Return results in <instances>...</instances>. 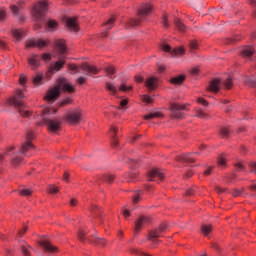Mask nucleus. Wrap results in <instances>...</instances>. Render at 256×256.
<instances>
[{
  "instance_id": "obj_1",
  "label": "nucleus",
  "mask_w": 256,
  "mask_h": 256,
  "mask_svg": "<svg viewBox=\"0 0 256 256\" xmlns=\"http://www.w3.org/2000/svg\"><path fill=\"white\" fill-rule=\"evenodd\" d=\"M62 91H66L67 93H75V87L69 83V80L65 78L58 79V84L54 88H51L47 91L46 96L44 97L45 101L48 103H53L59 99Z\"/></svg>"
},
{
  "instance_id": "obj_2",
  "label": "nucleus",
  "mask_w": 256,
  "mask_h": 256,
  "mask_svg": "<svg viewBox=\"0 0 256 256\" xmlns=\"http://www.w3.org/2000/svg\"><path fill=\"white\" fill-rule=\"evenodd\" d=\"M21 99H25V95L21 90H16V95L11 97L8 100L9 105H13V107H16V109L19 110V113L22 117H29L31 115V112L29 110H25L23 107V101Z\"/></svg>"
},
{
  "instance_id": "obj_3",
  "label": "nucleus",
  "mask_w": 256,
  "mask_h": 256,
  "mask_svg": "<svg viewBox=\"0 0 256 256\" xmlns=\"http://www.w3.org/2000/svg\"><path fill=\"white\" fill-rule=\"evenodd\" d=\"M78 68L84 71L88 77H93V75H97L99 73V68L88 63H84L80 67L75 64H70L68 66V69L74 74L79 73Z\"/></svg>"
},
{
  "instance_id": "obj_4",
  "label": "nucleus",
  "mask_w": 256,
  "mask_h": 256,
  "mask_svg": "<svg viewBox=\"0 0 256 256\" xmlns=\"http://www.w3.org/2000/svg\"><path fill=\"white\" fill-rule=\"evenodd\" d=\"M46 11H49V2H47V0H43L33 7L32 16L36 21H40L45 17Z\"/></svg>"
},
{
  "instance_id": "obj_5",
  "label": "nucleus",
  "mask_w": 256,
  "mask_h": 256,
  "mask_svg": "<svg viewBox=\"0 0 256 256\" xmlns=\"http://www.w3.org/2000/svg\"><path fill=\"white\" fill-rule=\"evenodd\" d=\"M31 139H33V132L28 131L26 134V142L22 144L20 149V153L25 157H31L33 155L35 146L31 143Z\"/></svg>"
},
{
  "instance_id": "obj_6",
  "label": "nucleus",
  "mask_w": 256,
  "mask_h": 256,
  "mask_svg": "<svg viewBox=\"0 0 256 256\" xmlns=\"http://www.w3.org/2000/svg\"><path fill=\"white\" fill-rule=\"evenodd\" d=\"M171 117L173 119H185V113L187 111V105L172 103L170 105Z\"/></svg>"
},
{
  "instance_id": "obj_7",
  "label": "nucleus",
  "mask_w": 256,
  "mask_h": 256,
  "mask_svg": "<svg viewBox=\"0 0 256 256\" xmlns=\"http://www.w3.org/2000/svg\"><path fill=\"white\" fill-rule=\"evenodd\" d=\"M151 13V6L146 5L138 12V19H131L128 24L129 27H139L144 17H147Z\"/></svg>"
},
{
  "instance_id": "obj_8",
  "label": "nucleus",
  "mask_w": 256,
  "mask_h": 256,
  "mask_svg": "<svg viewBox=\"0 0 256 256\" xmlns=\"http://www.w3.org/2000/svg\"><path fill=\"white\" fill-rule=\"evenodd\" d=\"M167 231V224H161L157 229L149 232V241L153 243V245H157L161 243V240L157 239V237H161V234Z\"/></svg>"
},
{
  "instance_id": "obj_9",
  "label": "nucleus",
  "mask_w": 256,
  "mask_h": 256,
  "mask_svg": "<svg viewBox=\"0 0 256 256\" xmlns=\"http://www.w3.org/2000/svg\"><path fill=\"white\" fill-rule=\"evenodd\" d=\"M44 123L47 125L48 131L52 133H57L61 129V122L59 120H53L49 118H43Z\"/></svg>"
},
{
  "instance_id": "obj_10",
  "label": "nucleus",
  "mask_w": 256,
  "mask_h": 256,
  "mask_svg": "<svg viewBox=\"0 0 256 256\" xmlns=\"http://www.w3.org/2000/svg\"><path fill=\"white\" fill-rule=\"evenodd\" d=\"M49 45V41L42 40V39H30L26 43V48L29 47H38V49H43V47H47Z\"/></svg>"
},
{
  "instance_id": "obj_11",
  "label": "nucleus",
  "mask_w": 256,
  "mask_h": 256,
  "mask_svg": "<svg viewBox=\"0 0 256 256\" xmlns=\"http://www.w3.org/2000/svg\"><path fill=\"white\" fill-rule=\"evenodd\" d=\"M28 65L33 70L38 69V67L41 66V56L37 54H31V56L28 58Z\"/></svg>"
},
{
  "instance_id": "obj_12",
  "label": "nucleus",
  "mask_w": 256,
  "mask_h": 256,
  "mask_svg": "<svg viewBox=\"0 0 256 256\" xmlns=\"http://www.w3.org/2000/svg\"><path fill=\"white\" fill-rule=\"evenodd\" d=\"M67 120L72 125H77L81 121V110H74L67 115Z\"/></svg>"
},
{
  "instance_id": "obj_13",
  "label": "nucleus",
  "mask_w": 256,
  "mask_h": 256,
  "mask_svg": "<svg viewBox=\"0 0 256 256\" xmlns=\"http://www.w3.org/2000/svg\"><path fill=\"white\" fill-rule=\"evenodd\" d=\"M156 179L163 181V179H165V174L159 169H152L148 174V181H156Z\"/></svg>"
},
{
  "instance_id": "obj_14",
  "label": "nucleus",
  "mask_w": 256,
  "mask_h": 256,
  "mask_svg": "<svg viewBox=\"0 0 256 256\" xmlns=\"http://www.w3.org/2000/svg\"><path fill=\"white\" fill-rule=\"evenodd\" d=\"M147 223H151V218L147 216H141L135 223V232L139 233L143 225H147Z\"/></svg>"
},
{
  "instance_id": "obj_15",
  "label": "nucleus",
  "mask_w": 256,
  "mask_h": 256,
  "mask_svg": "<svg viewBox=\"0 0 256 256\" xmlns=\"http://www.w3.org/2000/svg\"><path fill=\"white\" fill-rule=\"evenodd\" d=\"M161 49L164 50L166 53H172V55H183L185 50L183 48L171 49V46L167 44H162Z\"/></svg>"
},
{
  "instance_id": "obj_16",
  "label": "nucleus",
  "mask_w": 256,
  "mask_h": 256,
  "mask_svg": "<svg viewBox=\"0 0 256 256\" xmlns=\"http://www.w3.org/2000/svg\"><path fill=\"white\" fill-rule=\"evenodd\" d=\"M66 26L69 31H79V24L77 23V18H66Z\"/></svg>"
},
{
  "instance_id": "obj_17",
  "label": "nucleus",
  "mask_w": 256,
  "mask_h": 256,
  "mask_svg": "<svg viewBox=\"0 0 256 256\" xmlns=\"http://www.w3.org/2000/svg\"><path fill=\"white\" fill-rule=\"evenodd\" d=\"M145 85L150 91H155L157 85H159V80L155 77H150L146 80Z\"/></svg>"
},
{
  "instance_id": "obj_18",
  "label": "nucleus",
  "mask_w": 256,
  "mask_h": 256,
  "mask_svg": "<svg viewBox=\"0 0 256 256\" xmlns=\"http://www.w3.org/2000/svg\"><path fill=\"white\" fill-rule=\"evenodd\" d=\"M177 161L180 163H195V158H193V153L183 154L177 157Z\"/></svg>"
},
{
  "instance_id": "obj_19",
  "label": "nucleus",
  "mask_w": 256,
  "mask_h": 256,
  "mask_svg": "<svg viewBox=\"0 0 256 256\" xmlns=\"http://www.w3.org/2000/svg\"><path fill=\"white\" fill-rule=\"evenodd\" d=\"M41 247H43L46 253H57V247L47 241H43L40 243Z\"/></svg>"
},
{
  "instance_id": "obj_20",
  "label": "nucleus",
  "mask_w": 256,
  "mask_h": 256,
  "mask_svg": "<svg viewBox=\"0 0 256 256\" xmlns=\"http://www.w3.org/2000/svg\"><path fill=\"white\" fill-rule=\"evenodd\" d=\"M54 43H55L58 51L60 52V54L65 55V53L67 51V45L65 44V40L56 39Z\"/></svg>"
},
{
  "instance_id": "obj_21",
  "label": "nucleus",
  "mask_w": 256,
  "mask_h": 256,
  "mask_svg": "<svg viewBox=\"0 0 256 256\" xmlns=\"http://www.w3.org/2000/svg\"><path fill=\"white\" fill-rule=\"evenodd\" d=\"M110 137L112 146L117 147V145H119V140L117 139V128H115V126L110 128Z\"/></svg>"
},
{
  "instance_id": "obj_22",
  "label": "nucleus",
  "mask_w": 256,
  "mask_h": 256,
  "mask_svg": "<svg viewBox=\"0 0 256 256\" xmlns=\"http://www.w3.org/2000/svg\"><path fill=\"white\" fill-rule=\"evenodd\" d=\"M64 65H65V61L59 60V61L55 62V64L50 65L49 71L51 73H54L55 71H61V69H63Z\"/></svg>"
},
{
  "instance_id": "obj_23",
  "label": "nucleus",
  "mask_w": 256,
  "mask_h": 256,
  "mask_svg": "<svg viewBox=\"0 0 256 256\" xmlns=\"http://www.w3.org/2000/svg\"><path fill=\"white\" fill-rule=\"evenodd\" d=\"M222 85L225 89H231L233 87V77L231 75H226L222 79Z\"/></svg>"
},
{
  "instance_id": "obj_24",
  "label": "nucleus",
  "mask_w": 256,
  "mask_h": 256,
  "mask_svg": "<svg viewBox=\"0 0 256 256\" xmlns=\"http://www.w3.org/2000/svg\"><path fill=\"white\" fill-rule=\"evenodd\" d=\"M219 85H221V80L214 79L210 82L209 90L213 93H219Z\"/></svg>"
},
{
  "instance_id": "obj_25",
  "label": "nucleus",
  "mask_w": 256,
  "mask_h": 256,
  "mask_svg": "<svg viewBox=\"0 0 256 256\" xmlns=\"http://www.w3.org/2000/svg\"><path fill=\"white\" fill-rule=\"evenodd\" d=\"M12 36L16 41H21L23 37H25V31H23V29H15L12 31Z\"/></svg>"
},
{
  "instance_id": "obj_26",
  "label": "nucleus",
  "mask_w": 256,
  "mask_h": 256,
  "mask_svg": "<svg viewBox=\"0 0 256 256\" xmlns=\"http://www.w3.org/2000/svg\"><path fill=\"white\" fill-rule=\"evenodd\" d=\"M175 26H176V29L178 31H180V33H185L186 29H187V26H185V24L183 23V21H181V19L177 18L175 20Z\"/></svg>"
},
{
  "instance_id": "obj_27",
  "label": "nucleus",
  "mask_w": 256,
  "mask_h": 256,
  "mask_svg": "<svg viewBox=\"0 0 256 256\" xmlns=\"http://www.w3.org/2000/svg\"><path fill=\"white\" fill-rule=\"evenodd\" d=\"M183 81H185V76L180 75L178 77L171 78L170 83H172L173 85H182Z\"/></svg>"
},
{
  "instance_id": "obj_28",
  "label": "nucleus",
  "mask_w": 256,
  "mask_h": 256,
  "mask_svg": "<svg viewBox=\"0 0 256 256\" xmlns=\"http://www.w3.org/2000/svg\"><path fill=\"white\" fill-rule=\"evenodd\" d=\"M253 53H255V50H253V47H244L241 51V55H243V57H251Z\"/></svg>"
},
{
  "instance_id": "obj_29",
  "label": "nucleus",
  "mask_w": 256,
  "mask_h": 256,
  "mask_svg": "<svg viewBox=\"0 0 256 256\" xmlns=\"http://www.w3.org/2000/svg\"><path fill=\"white\" fill-rule=\"evenodd\" d=\"M47 30L48 31H57V21L48 20L47 22Z\"/></svg>"
},
{
  "instance_id": "obj_30",
  "label": "nucleus",
  "mask_w": 256,
  "mask_h": 256,
  "mask_svg": "<svg viewBox=\"0 0 256 256\" xmlns=\"http://www.w3.org/2000/svg\"><path fill=\"white\" fill-rule=\"evenodd\" d=\"M212 230H213V226H211V225L203 224L201 227V231H202L203 235H205V237H207V235H209Z\"/></svg>"
},
{
  "instance_id": "obj_31",
  "label": "nucleus",
  "mask_w": 256,
  "mask_h": 256,
  "mask_svg": "<svg viewBox=\"0 0 256 256\" xmlns=\"http://www.w3.org/2000/svg\"><path fill=\"white\" fill-rule=\"evenodd\" d=\"M245 191V188H235L233 190L230 191L231 195H233V197H241V195H243V192Z\"/></svg>"
},
{
  "instance_id": "obj_32",
  "label": "nucleus",
  "mask_w": 256,
  "mask_h": 256,
  "mask_svg": "<svg viewBox=\"0 0 256 256\" xmlns=\"http://www.w3.org/2000/svg\"><path fill=\"white\" fill-rule=\"evenodd\" d=\"M106 89L111 93V95H117V87H115L110 82L106 83Z\"/></svg>"
},
{
  "instance_id": "obj_33",
  "label": "nucleus",
  "mask_w": 256,
  "mask_h": 256,
  "mask_svg": "<svg viewBox=\"0 0 256 256\" xmlns=\"http://www.w3.org/2000/svg\"><path fill=\"white\" fill-rule=\"evenodd\" d=\"M244 82L245 85H248V87H256V78L246 77Z\"/></svg>"
},
{
  "instance_id": "obj_34",
  "label": "nucleus",
  "mask_w": 256,
  "mask_h": 256,
  "mask_svg": "<svg viewBox=\"0 0 256 256\" xmlns=\"http://www.w3.org/2000/svg\"><path fill=\"white\" fill-rule=\"evenodd\" d=\"M163 117V114H161L160 112H151L150 114L144 116V119H155V118H160Z\"/></svg>"
},
{
  "instance_id": "obj_35",
  "label": "nucleus",
  "mask_w": 256,
  "mask_h": 256,
  "mask_svg": "<svg viewBox=\"0 0 256 256\" xmlns=\"http://www.w3.org/2000/svg\"><path fill=\"white\" fill-rule=\"evenodd\" d=\"M93 243H96V245H101V247H105V239L99 238L97 236H93L91 239Z\"/></svg>"
},
{
  "instance_id": "obj_36",
  "label": "nucleus",
  "mask_w": 256,
  "mask_h": 256,
  "mask_svg": "<svg viewBox=\"0 0 256 256\" xmlns=\"http://www.w3.org/2000/svg\"><path fill=\"white\" fill-rule=\"evenodd\" d=\"M231 133V130L227 127H222L220 129V135L221 137H223L224 139H227V137H229V134Z\"/></svg>"
},
{
  "instance_id": "obj_37",
  "label": "nucleus",
  "mask_w": 256,
  "mask_h": 256,
  "mask_svg": "<svg viewBox=\"0 0 256 256\" xmlns=\"http://www.w3.org/2000/svg\"><path fill=\"white\" fill-rule=\"evenodd\" d=\"M115 179V176L111 175V174H106L104 176H102L101 180L105 181L106 183H113Z\"/></svg>"
},
{
  "instance_id": "obj_38",
  "label": "nucleus",
  "mask_w": 256,
  "mask_h": 256,
  "mask_svg": "<svg viewBox=\"0 0 256 256\" xmlns=\"http://www.w3.org/2000/svg\"><path fill=\"white\" fill-rule=\"evenodd\" d=\"M218 165H219L220 167H225V166L227 165V159L225 158L224 155H220V156L218 157Z\"/></svg>"
},
{
  "instance_id": "obj_39",
  "label": "nucleus",
  "mask_w": 256,
  "mask_h": 256,
  "mask_svg": "<svg viewBox=\"0 0 256 256\" xmlns=\"http://www.w3.org/2000/svg\"><path fill=\"white\" fill-rule=\"evenodd\" d=\"M195 117H199L200 119H206L207 118V113H205L201 109H196Z\"/></svg>"
},
{
  "instance_id": "obj_40",
  "label": "nucleus",
  "mask_w": 256,
  "mask_h": 256,
  "mask_svg": "<svg viewBox=\"0 0 256 256\" xmlns=\"http://www.w3.org/2000/svg\"><path fill=\"white\" fill-rule=\"evenodd\" d=\"M7 19V10L5 8H0V23H3Z\"/></svg>"
},
{
  "instance_id": "obj_41",
  "label": "nucleus",
  "mask_w": 256,
  "mask_h": 256,
  "mask_svg": "<svg viewBox=\"0 0 256 256\" xmlns=\"http://www.w3.org/2000/svg\"><path fill=\"white\" fill-rule=\"evenodd\" d=\"M33 191L31 189H22L19 191V195H22L23 197H29Z\"/></svg>"
},
{
  "instance_id": "obj_42",
  "label": "nucleus",
  "mask_w": 256,
  "mask_h": 256,
  "mask_svg": "<svg viewBox=\"0 0 256 256\" xmlns=\"http://www.w3.org/2000/svg\"><path fill=\"white\" fill-rule=\"evenodd\" d=\"M115 23V17H111L104 25L107 27V31H109V29H112L113 24Z\"/></svg>"
},
{
  "instance_id": "obj_43",
  "label": "nucleus",
  "mask_w": 256,
  "mask_h": 256,
  "mask_svg": "<svg viewBox=\"0 0 256 256\" xmlns=\"http://www.w3.org/2000/svg\"><path fill=\"white\" fill-rule=\"evenodd\" d=\"M132 201L134 204H137V203H139V201H141V190H139L138 192L135 193Z\"/></svg>"
},
{
  "instance_id": "obj_44",
  "label": "nucleus",
  "mask_w": 256,
  "mask_h": 256,
  "mask_svg": "<svg viewBox=\"0 0 256 256\" xmlns=\"http://www.w3.org/2000/svg\"><path fill=\"white\" fill-rule=\"evenodd\" d=\"M42 81H43V75L41 74L36 75L33 79V83L35 85H39Z\"/></svg>"
},
{
  "instance_id": "obj_45",
  "label": "nucleus",
  "mask_w": 256,
  "mask_h": 256,
  "mask_svg": "<svg viewBox=\"0 0 256 256\" xmlns=\"http://www.w3.org/2000/svg\"><path fill=\"white\" fill-rule=\"evenodd\" d=\"M133 89V86H127L125 84H121L119 87V91H123L124 93H127V91H131Z\"/></svg>"
},
{
  "instance_id": "obj_46",
  "label": "nucleus",
  "mask_w": 256,
  "mask_h": 256,
  "mask_svg": "<svg viewBox=\"0 0 256 256\" xmlns=\"http://www.w3.org/2000/svg\"><path fill=\"white\" fill-rule=\"evenodd\" d=\"M76 83H78V85H85V83H87V78L85 76H80L76 79Z\"/></svg>"
},
{
  "instance_id": "obj_47",
  "label": "nucleus",
  "mask_w": 256,
  "mask_h": 256,
  "mask_svg": "<svg viewBox=\"0 0 256 256\" xmlns=\"http://www.w3.org/2000/svg\"><path fill=\"white\" fill-rule=\"evenodd\" d=\"M104 70L106 71V73H108V75H115V67L113 66H108L104 68Z\"/></svg>"
},
{
  "instance_id": "obj_48",
  "label": "nucleus",
  "mask_w": 256,
  "mask_h": 256,
  "mask_svg": "<svg viewBox=\"0 0 256 256\" xmlns=\"http://www.w3.org/2000/svg\"><path fill=\"white\" fill-rule=\"evenodd\" d=\"M48 193H59V188L55 187V185L48 186Z\"/></svg>"
},
{
  "instance_id": "obj_49",
  "label": "nucleus",
  "mask_w": 256,
  "mask_h": 256,
  "mask_svg": "<svg viewBox=\"0 0 256 256\" xmlns=\"http://www.w3.org/2000/svg\"><path fill=\"white\" fill-rule=\"evenodd\" d=\"M235 167H236V171H244L245 170V166L241 162L236 163Z\"/></svg>"
},
{
  "instance_id": "obj_50",
  "label": "nucleus",
  "mask_w": 256,
  "mask_h": 256,
  "mask_svg": "<svg viewBox=\"0 0 256 256\" xmlns=\"http://www.w3.org/2000/svg\"><path fill=\"white\" fill-rule=\"evenodd\" d=\"M143 101L145 103H152L153 102V98H151V96H149V95H144L143 96Z\"/></svg>"
},
{
  "instance_id": "obj_51",
  "label": "nucleus",
  "mask_w": 256,
  "mask_h": 256,
  "mask_svg": "<svg viewBox=\"0 0 256 256\" xmlns=\"http://www.w3.org/2000/svg\"><path fill=\"white\" fill-rule=\"evenodd\" d=\"M40 59H43V61H51V54L44 53Z\"/></svg>"
},
{
  "instance_id": "obj_52",
  "label": "nucleus",
  "mask_w": 256,
  "mask_h": 256,
  "mask_svg": "<svg viewBox=\"0 0 256 256\" xmlns=\"http://www.w3.org/2000/svg\"><path fill=\"white\" fill-rule=\"evenodd\" d=\"M85 235H87V233L84 232L83 230H80L78 233L79 240L83 241V239H85Z\"/></svg>"
},
{
  "instance_id": "obj_53",
  "label": "nucleus",
  "mask_w": 256,
  "mask_h": 256,
  "mask_svg": "<svg viewBox=\"0 0 256 256\" xmlns=\"http://www.w3.org/2000/svg\"><path fill=\"white\" fill-rule=\"evenodd\" d=\"M20 161H21V157H19V156H15V157L12 159L13 165H19Z\"/></svg>"
},
{
  "instance_id": "obj_54",
  "label": "nucleus",
  "mask_w": 256,
  "mask_h": 256,
  "mask_svg": "<svg viewBox=\"0 0 256 256\" xmlns=\"http://www.w3.org/2000/svg\"><path fill=\"white\" fill-rule=\"evenodd\" d=\"M197 47H198L197 41L192 40L190 42V49L195 50V49H197Z\"/></svg>"
},
{
  "instance_id": "obj_55",
  "label": "nucleus",
  "mask_w": 256,
  "mask_h": 256,
  "mask_svg": "<svg viewBox=\"0 0 256 256\" xmlns=\"http://www.w3.org/2000/svg\"><path fill=\"white\" fill-rule=\"evenodd\" d=\"M27 82V77L21 75L20 78H19V83L20 85H25V83Z\"/></svg>"
},
{
  "instance_id": "obj_56",
  "label": "nucleus",
  "mask_w": 256,
  "mask_h": 256,
  "mask_svg": "<svg viewBox=\"0 0 256 256\" xmlns=\"http://www.w3.org/2000/svg\"><path fill=\"white\" fill-rule=\"evenodd\" d=\"M127 103H129V100L124 99L120 102V107L118 109H123V107H127Z\"/></svg>"
},
{
  "instance_id": "obj_57",
  "label": "nucleus",
  "mask_w": 256,
  "mask_h": 256,
  "mask_svg": "<svg viewBox=\"0 0 256 256\" xmlns=\"http://www.w3.org/2000/svg\"><path fill=\"white\" fill-rule=\"evenodd\" d=\"M22 253L24 256H29V250L27 249V246L22 245Z\"/></svg>"
},
{
  "instance_id": "obj_58",
  "label": "nucleus",
  "mask_w": 256,
  "mask_h": 256,
  "mask_svg": "<svg viewBox=\"0 0 256 256\" xmlns=\"http://www.w3.org/2000/svg\"><path fill=\"white\" fill-rule=\"evenodd\" d=\"M197 102L200 103L201 105H204V107H207L208 105L207 100L203 98H198Z\"/></svg>"
},
{
  "instance_id": "obj_59",
  "label": "nucleus",
  "mask_w": 256,
  "mask_h": 256,
  "mask_svg": "<svg viewBox=\"0 0 256 256\" xmlns=\"http://www.w3.org/2000/svg\"><path fill=\"white\" fill-rule=\"evenodd\" d=\"M251 173H256V162L250 164Z\"/></svg>"
},
{
  "instance_id": "obj_60",
  "label": "nucleus",
  "mask_w": 256,
  "mask_h": 256,
  "mask_svg": "<svg viewBox=\"0 0 256 256\" xmlns=\"http://www.w3.org/2000/svg\"><path fill=\"white\" fill-rule=\"evenodd\" d=\"M11 10H12V13H14L15 15H17L19 13V7L15 6V5L11 6Z\"/></svg>"
},
{
  "instance_id": "obj_61",
  "label": "nucleus",
  "mask_w": 256,
  "mask_h": 256,
  "mask_svg": "<svg viewBox=\"0 0 256 256\" xmlns=\"http://www.w3.org/2000/svg\"><path fill=\"white\" fill-rule=\"evenodd\" d=\"M163 26L164 27H169V23L167 22V15L163 16V20H162Z\"/></svg>"
},
{
  "instance_id": "obj_62",
  "label": "nucleus",
  "mask_w": 256,
  "mask_h": 256,
  "mask_svg": "<svg viewBox=\"0 0 256 256\" xmlns=\"http://www.w3.org/2000/svg\"><path fill=\"white\" fill-rule=\"evenodd\" d=\"M211 171H213V167H209L206 171H204L205 177L211 175Z\"/></svg>"
},
{
  "instance_id": "obj_63",
  "label": "nucleus",
  "mask_w": 256,
  "mask_h": 256,
  "mask_svg": "<svg viewBox=\"0 0 256 256\" xmlns=\"http://www.w3.org/2000/svg\"><path fill=\"white\" fill-rule=\"evenodd\" d=\"M216 192L221 194V193H225V188H221V187H216Z\"/></svg>"
},
{
  "instance_id": "obj_64",
  "label": "nucleus",
  "mask_w": 256,
  "mask_h": 256,
  "mask_svg": "<svg viewBox=\"0 0 256 256\" xmlns=\"http://www.w3.org/2000/svg\"><path fill=\"white\" fill-rule=\"evenodd\" d=\"M197 73H199V68H193V69L191 70V74H192V75H197Z\"/></svg>"
}]
</instances>
